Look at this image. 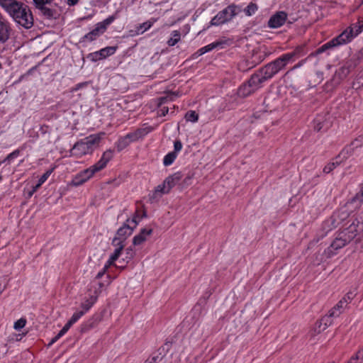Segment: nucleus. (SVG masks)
<instances>
[{"instance_id": "obj_1", "label": "nucleus", "mask_w": 363, "mask_h": 363, "mask_svg": "<svg viewBox=\"0 0 363 363\" xmlns=\"http://www.w3.org/2000/svg\"><path fill=\"white\" fill-rule=\"evenodd\" d=\"M7 14L11 17L18 28L28 30L33 26L34 18L30 8L19 1Z\"/></svg>"}, {"instance_id": "obj_52", "label": "nucleus", "mask_w": 363, "mask_h": 363, "mask_svg": "<svg viewBox=\"0 0 363 363\" xmlns=\"http://www.w3.org/2000/svg\"><path fill=\"white\" fill-rule=\"evenodd\" d=\"M125 252H126V258H128V259L133 258V257L135 255V252L133 250V247L132 246H130L128 248H126Z\"/></svg>"}, {"instance_id": "obj_54", "label": "nucleus", "mask_w": 363, "mask_h": 363, "mask_svg": "<svg viewBox=\"0 0 363 363\" xmlns=\"http://www.w3.org/2000/svg\"><path fill=\"white\" fill-rule=\"evenodd\" d=\"M347 306V304L345 303V301H342V299L340 300L337 304L335 306L336 308H338L339 311H340L342 313L343 312V309Z\"/></svg>"}, {"instance_id": "obj_55", "label": "nucleus", "mask_w": 363, "mask_h": 363, "mask_svg": "<svg viewBox=\"0 0 363 363\" xmlns=\"http://www.w3.org/2000/svg\"><path fill=\"white\" fill-rule=\"evenodd\" d=\"M315 125H314V130L317 132H319L323 128V124L320 121H319L318 119H315L314 121Z\"/></svg>"}, {"instance_id": "obj_23", "label": "nucleus", "mask_w": 363, "mask_h": 363, "mask_svg": "<svg viewBox=\"0 0 363 363\" xmlns=\"http://www.w3.org/2000/svg\"><path fill=\"white\" fill-rule=\"evenodd\" d=\"M169 100H172V99L170 98L169 96H162L159 99V109L157 111V114L159 116H165L169 113V107L162 106L163 104H166Z\"/></svg>"}, {"instance_id": "obj_11", "label": "nucleus", "mask_w": 363, "mask_h": 363, "mask_svg": "<svg viewBox=\"0 0 363 363\" xmlns=\"http://www.w3.org/2000/svg\"><path fill=\"white\" fill-rule=\"evenodd\" d=\"M127 223H131L133 225L130 226V224L124 223L123 226L117 230L116 235L113 239H117L119 242L125 243V240L132 234L133 228L138 223L135 218L130 220H127Z\"/></svg>"}, {"instance_id": "obj_35", "label": "nucleus", "mask_w": 363, "mask_h": 363, "mask_svg": "<svg viewBox=\"0 0 363 363\" xmlns=\"http://www.w3.org/2000/svg\"><path fill=\"white\" fill-rule=\"evenodd\" d=\"M106 279H108L106 284H105L104 282H99L97 284L98 287L97 288L95 287V289H94V291L93 294H96L98 297H99V294H101V292L102 291L103 289L106 286L108 285L111 283V277H110V275L108 274L106 276Z\"/></svg>"}, {"instance_id": "obj_50", "label": "nucleus", "mask_w": 363, "mask_h": 363, "mask_svg": "<svg viewBox=\"0 0 363 363\" xmlns=\"http://www.w3.org/2000/svg\"><path fill=\"white\" fill-rule=\"evenodd\" d=\"M116 260L112 259V257H109L108 259L105 263L104 267L105 268V270H108L111 266L117 267L115 264V262Z\"/></svg>"}, {"instance_id": "obj_58", "label": "nucleus", "mask_w": 363, "mask_h": 363, "mask_svg": "<svg viewBox=\"0 0 363 363\" xmlns=\"http://www.w3.org/2000/svg\"><path fill=\"white\" fill-rule=\"evenodd\" d=\"M41 186L38 183H37L35 186H33L32 191L30 192L29 195L32 196L35 192H36L38 189Z\"/></svg>"}, {"instance_id": "obj_30", "label": "nucleus", "mask_w": 363, "mask_h": 363, "mask_svg": "<svg viewBox=\"0 0 363 363\" xmlns=\"http://www.w3.org/2000/svg\"><path fill=\"white\" fill-rule=\"evenodd\" d=\"M177 155H176L174 152H168L163 158V165L165 167L170 166L174 163L175 160L177 157Z\"/></svg>"}, {"instance_id": "obj_25", "label": "nucleus", "mask_w": 363, "mask_h": 363, "mask_svg": "<svg viewBox=\"0 0 363 363\" xmlns=\"http://www.w3.org/2000/svg\"><path fill=\"white\" fill-rule=\"evenodd\" d=\"M26 149V145H23L22 146L19 147L18 149L13 150L12 152L9 153L3 160L2 162H7L8 164H10L15 159H16L20 155L22 151H23Z\"/></svg>"}, {"instance_id": "obj_21", "label": "nucleus", "mask_w": 363, "mask_h": 363, "mask_svg": "<svg viewBox=\"0 0 363 363\" xmlns=\"http://www.w3.org/2000/svg\"><path fill=\"white\" fill-rule=\"evenodd\" d=\"M165 346L169 347V345L167 342L164 346L160 347L157 352H154L144 363H159L164 357V354H162L160 350L163 352L165 350ZM168 350V348H167Z\"/></svg>"}, {"instance_id": "obj_33", "label": "nucleus", "mask_w": 363, "mask_h": 363, "mask_svg": "<svg viewBox=\"0 0 363 363\" xmlns=\"http://www.w3.org/2000/svg\"><path fill=\"white\" fill-rule=\"evenodd\" d=\"M258 10V6L255 3H250L245 9H243L245 15L247 16H251L254 15L257 11Z\"/></svg>"}, {"instance_id": "obj_15", "label": "nucleus", "mask_w": 363, "mask_h": 363, "mask_svg": "<svg viewBox=\"0 0 363 363\" xmlns=\"http://www.w3.org/2000/svg\"><path fill=\"white\" fill-rule=\"evenodd\" d=\"M153 130V128L151 126H147L145 128H138L133 132H130L127 133L125 137L127 138L130 143L136 142L139 139L144 138L148 133Z\"/></svg>"}, {"instance_id": "obj_62", "label": "nucleus", "mask_w": 363, "mask_h": 363, "mask_svg": "<svg viewBox=\"0 0 363 363\" xmlns=\"http://www.w3.org/2000/svg\"><path fill=\"white\" fill-rule=\"evenodd\" d=\"M61 337H58V334L52 338V340H51V342L50 344H53L54 342H55L56 341H57Z\"/></svg>"}, {"instance_id": "obj_56", "label": "nucleus", "mask_w": 363, "mask_h": 363, "mask_svg": "<svg viewBox=\"0 0 363 363\" xmlns=\"http://www.w3.org/2000/svg\"><path fill=\"white\" fill-rule=\"evenodd\" d=\"M107 271H108V270H105V268H104V267H103V268L101 269V270H100V271L97 273V274H96V276L95 279H101V278L103 277V276H104V274L107 272Z\"/></svg>"}, {"instance_id": "obj_46", "label": "nucleus", "mask_w": 363, "mask_h": 363, "mask_svg": "<svg viewBox=\"0 0 363 363\" xmlns=\"http://www.w3.org/2000/svg\"><path fill=\"white\" fill-rule=\"evenodd\" d=\"M52 0H33L36 8H43V5L50 4Z\"/></svg>"}, {"instance_id": "obj_14", "label": "nucleus", "mask_w": 363, "mask_h": 363, "mask_svg": "<svg viewBox=\"0 0 363 363\" xmlns=\"http://www.w3.org/2000/svg\"><path fill=\"white\" fill-rule=\"evenodd\" d=\"M94 173L89 168H86L78 174H77L71 182V184L74 186H79L89 181L94 177Z\"/></svg>"}, {"instance_id": "obj_18", "label": "nucleus", "mask_w": 363, "mask_h": 363, "mask_svg": "<svg viewBox=\"0 0 363 363\" xmlns=\"http://www.w3.org/2000/svg\"><path fill=\"white\" fill-rule=\"evenodd\" d=\"M10 35L9 23L2 18L0 14V44L6 43Z\"/></svg>"}, {"instance_id": "obj_41", "label": "nucleus", "mask_w": 363, "mask_h": 363, "mask_svg": "<svg viewBox=\"0 0 363 363\" xmlns=\"http://www.w3.org/2000/svg\"><path fill=\"white\" fill-rule=\"evenodd\" d=\"M267 57V53L266 52H255L252 55V58L255 59L254 61L256 60V64H259L260 62H262Z\"/></svg>"}, {"instance_id": "obj_48", "label": "nucleus", "mask_w": 363, "mask_h": 363, "mask_svg": "<svg viewBox=\"0 0 363 363\" xmlns=\"http://www.w3.org/2000/svg\"><path fill=\"white\" fill-rule=\"evenodd\" d=\"M313 330H314V333L318 334V333H321L322 331L325 330V329H323V324H320V320H319L316 321Z\"/></svg>"}, {"instance_id": "obj_31", "label": "nucleus", "mask_w": 363, "mask_h": 363, "mask_svg": "<svg viewBox=\"0 0 363 363\" xmlns=\"http://www.w3.org/2000/svg\"><path fill=\"white\" fill-rule=\"evenodd\" d=\"M352 224H354V225H362V229H358L357 230V237L355 238V242L360 244V247L363 250V221H354L352 222Z\"/></svg>"}, {"instance_id": "obj_44", "label": "nucleus", "mask_w": 363, "mask_h": 363, "mask_svg": "<svg viewBox=\"0 0 363 363\" xmlns=\"http://www.w3.org/2000/svg\"><path fill=\"white\" fill-rule=\"evenodd\" d=\"M38 9L40 10L43 12V13L48 17H52L53 16V11L51 9L46 7L45 5H43V8Z\"/></svg>"}, {"instance_id": "obj_9", "label": "nucleus", "mask_w": 363, "mask_h": 363, "mask_svg": "<svg viewBox=\"0 0 363 363\" xmlns=\"http://www.w3.org/2000/svg\"><path fill=\"white\" fill-rule=\"evenodd\" d=\"M118 49L117 46H108L98 51L89 53L86 58L91 62H96L99 60L106 59L114 55Z\"/></svg>"}, {"instance_id": "obj_22", "label": "nucleus", "mask_w": 363, "mask_h": 363, "mask_svg": "<svg viewBox=\"0 0 363 363\" xmlns=\"http://www.w3.org/2000/svg\"><path fill=\"white\" fill-rule=\"evenodd\" d=\"M255 89L248 82L242 84L238 90V94L240 97H247L253 94Z\"/></svg>"}, {"instance_id": "obj_34", "label": "nucleus", "mask_w": 363, "mask_h": 363, "mask_svg": "<svg viewBox=\"0 0 363 363\" xmlns=\"http://www.w3.org/2000/svg\"><path fill=\"white\" fill-rule=\"evenodd\" d=\"M363 145V134L357 137L354 141L351 143L349 146L346 147H350L352 152H353L354 148L360 147Z\"/></svg>"}, {"instance_id": "obj_57", "label": "nucleus", "mask_w": 363, "mask_h": 363, "mask_svg": "<svg viewBox=\"0 0 363 363\" xmlns=\"http://www.w3.org/2000/svg\"><path fill=\"white\" fill-rule=\"evenodd\" d=\"M87 85V82H83V83H79L75 85V86L73 88V91H77L82 89V87Z\"/></svg>"}, {"instance_id": "obj_26", "label": "nucleus", "mask_w": 363, "mask_h": 363, "mask_svg": "<svg viewBox=\"0 0 363 363\" xmlns=\"http://www.w3.org/2000/svg\"><path fill=\"white\" fill-rule=\"evenodd\" d=\"M221 45H222V43L218 42V41L211 43L199 49L196 54H197L198 56H201V55H202L208 52H210L218 47H220Z\"/></svg>"}, {"instance_id": "obj_63", "label": "nucleus", "mask_w": 363, "mask_h": 363, "mask_svg": "<svg viewBox=\"0 0 363 363\" xmlns=\"http://www.w3.org/2000/svg\"><path fill=\"white\" fill-rule=\"evenodd\" d=\"M345 69L344 67H342V68L341 69V70H342V72H344Z\"/></svg>"}, {"instance_id": "obj_12", "label": "nucleus", "mask_w": 363, "mask_h": 363, "mask_svg": "<svg viewBox=\"0 0 363 363\" xmlns=\"http://www.w3.org/2000/svg\"><path fill=\"white\" fill-rule=\"evenodd\" d=\"M113 157V150L108 149L102 154L101 157L96 163L89 167V169L91 170L94 174H95L96 173L104 169Z\"/></svg>"}, {"instance_id": "obj_51", "label": "nucleus", "mask_w": 363, "mask_h": 363, "mask_svg": "<svg viewBox=\"0 0 363 363\" xmlns=\"http://www.w3.org/2000/svg\"><path fill=\"white\" fill-rule=\"evenodd\" d=\"M71 327H72V325L70 324L68 325V323L67 322V323L64 325V327L58 333V337H62L64 335H65Z\"/></svg>"}, {"instance_id": "obj_19", "label": "nucleus", "mask_w": 363, "mask_h": 363, "mask_svg": "<svg viewBox=\"0 0 363 363\" xmlns=\"http://www.w3.org/2000/svg\"><path fill=\"white\" fill-rule=\"evenodd\" d=\"M152 229L144 228H142L139 234L134 236L133 239V244L135 246L140 245L143 243L147 238L148 236L152 235Z\"/></svg>"}, {"instance_id": "obj_59", "label": "nucleus", "mask_w": 363, "mask_h": 363, "mask_svg": "<svg viewBox=\"0 0 363 363\" xmlns=\"http://www.w3.org/2000/svg\"><path fill=\"white\" fill-rule=\"evenodd\" d=\"M356 354L363 361V345L358 350Z\"/></svg>"}, {"instance_id": "obj_17", "label": "nucleus", "mask_w": 363, "mask_h": 363, "mask_svg": "<svg viewBox=\"0 0 363 363\" xmlns=\"http://www.w3.org/2000/svg\"><path fill=\"white\" fill-rule=\"evenodd\" d=\"M266 81H267V79H265V76L259 69L250 77L247 82L256 91L260 87L261 84Z\"/></svg>"}, {"instance_id": "obj_2", "label": "nucleus", "mask_w": 363, "mask_h": 363, "mask_svg": "<svg viewBox=\"0 0 363 363\" xmlns=\"http://www.w3.org/2000/svg\"><path fill=\"white\" fill-rule=\"evenodd\" d=\"M105 133L91 134L77 141L69 151V156L81 158L86 155H91L97 148Z\"/></svg>"}, {"instance_id": "obj_45", "label": "nucleus", "mask_w": 363, "mask_h": 363, "mask_svg": "<svg viewBox=\"0 0 363 363\" xmlns=\"http://www.w3.org/2000/svg\"><path fill=\"white\" fill-rule=\"evenodd\" d=\"M153 25V23L147 21L140 26L139 30H141V33H143L150 29Z\"/></svg>"}, {"instance_id": "obj_5", "label": "nucleus", "mask_w": 363, "mask_h": 363, "mask_svg": "<svg viewBox=\"0 0 363 363\" xmlns=\"http://www.w3.org/2000/svg\"><path fill=\"white\" fill-rule=\"evenodd\" d=\"M358 35L359 34H356L354 26L353 27H348L339 35L333 38L319 48L318 52L322 53L330 48L347 44L351 42L352 39Z\"/></svg>"}, {"instance_id": "obj_13", "label": "nucleus", "mask_w": 363, "mask_h": 363, "mask_svg": "<svg viewBox=\"0 0 363 363\" xmlns=\"http://www.w3.org/2000/svg\"><path fill=\"white\" fill-rule=\"evenodd\" d=\"M287 16L285 11H277L269 18L267 26L270 28H279L286 23Z\"/></svg>"}, {"instance_id": "obj_60", "label": "nucleus", "mask_w": 363, "mask_h": 363, "mask_svg": "<svg viewBox=\"0 0 363 363\" xmlns=\"http://www.w3.org/2000/svg\"><path fill=\"white\" fill-rule=\"evenodd\" d=\"M79 0H67V3L69 6H74L78 3Z\"/></svg>"}, {"instance_id": "obj_27", "label": "nucleus", "mask_w": 363, "mask_h": 363, "mask_svg": "<svg viewBox=\"0 0 363 363\" xmlns=\"http://www.w3.org/2000/svg\"><path fill=\"white\" fill-rule=\"evenodd\" d=\"M363 203V184L360 186L359 191L351 199L350 203L354 206L355 208H358Z\"/></svg>"}, {"instance_id": "obj_7", "label": "nucleus", "mask_w": 363, "mask_h": 363, "mask_svg": "<svg viewBox=\"0 0 363 363\" xmlns=\"http://www.w3.org/2000/svg\"><path fill=\"white\" fill-rule=\"evenodd\" d=\"M116 15H111L104 21L96 23L95 27L90 32L82 38L81 42L91 43L96 40L99 36L106 32L107 28L116 19Z\"/></svg>"}, {"instance_id": "obj_64", "label": "nucleus", "mask_w": 363, "mask_h": 363, "mask_svg": "<svg viewBox=\"0 0 363 363\" xmlns=\"http://www.w3.org/2000/svg\"><path fill=\"white\" fill-rule=\"evenodd\" d=\"M2 69V65H1V63L0 62V69Z\"/></svg>"}, {"instance_id": "obj_53", "label": "nucleus", "mask_w": 363, "mask_h": 363, "mask_svg": "<svg viewBox=\"0 0 363 363\" xmlns=\"http://www.w3.org/2000/svg\"><path fill=\"white\" fill-rule=\"evenodd\" d=\"M362 360L356 354V353L351 357L347 363H361Z\"/></svg>"}, {"instance_id": "obj_32", "label": "nucleus", "mask_w": 363, "mask_h": 363, "mask_svg": "<svg viewBox=\"0 0 363 363\" xmlns=\"http://www.w3.org/2000/svg\"><path fill=\"white\" fill-rule=\"evenodd\" d=\"M130 143L128 142L127 138L124 136L121 137L116 143V146L118 152H121L126 148Z\"/></svg>"}, {"instance_id": "obj_42", "label": "nucleus", "mask_w": 363, "mask_h": 363, "mask_svg": "<svg viewBox=\"0 0 363 363\" xmlns=\"http://www.w3.org/2000/svg\"><path fill=\"white\" fill-rule=\"evenodd\" d=\"M356 296L355 291H350L345 296L342 298L345 301V303L347 305Z\"/></svg>"}, {"instance_id": "obj_10", "label": "nucleus", "mask_w": 363, "mask_h": 363, "mask_svg": "<svg viewBox=\"0 0 363 363\" xmlns=\"http://www.w3.org/2000/svg\"><path fill=\"white\" fill-rule=\"evenodd\" d=\"M352 155L350 147H345L340 153L330 162L326 164L323 168V172L329 174L335 169L341 162L347 160Z\"/></svg>"}, {"instance_id": "obj_20", "label": "nucleus", "mask_w": 363, "mask_h": 363, "mask_svg": "<svg viewBox=\"0 0 363 363\" xmlns=\"http://www.w3.org/2000/svg\"><path fill=\"white\" fill-rule=\"evenodd\" d=\"M98 296L96 294H91L89 297L85 298L84 301L81 303L82 311L88 312L91 308L97 301Z\"/></svg>"}, {"instance_id": "obj_40", "label": "nucleus", "mask_w": 363, "mask_h": 363, "mask_svg": "<svg viewBox=\"0 0 363 363\" xmlns=\"http://www.w3.org/2000/svg\"><path fill=\"white\" fill-rule=\"evenodd\" d=\"M26 319L24 318H21L14 323L13 328L15 330L19 331L21 329H22L23 328H24L26 326Z\"/></svg>"}, {"instance_id": "obj_49", "label": "nucleus", "mask_w": 363, "mask_h": 363, "mask_svg": "<svg viewBox=\"0 0 363 363\" xmlns=\"http://www.w3.org/2000/svg\"><path fill=\"white\" fill-rule=\"evenodd\" d=\"M328 313L330 314V316H332L333 318H337L342 313V312L339 311L338 308H336L335 306H334L329 311Z\"/></svg>"}, {"instance_id": "obj_61", "label": "nucleus", "mask_w": 363, "mask_h": 363, "mask_svg": "<svg viewBox=\"0 0 363 363\" xmlns=\"http://www.w3.org/2000/svg\"><path fill=\"white\" fill-rule=\"evenodd\" d=\"M305 62H306V60H303L300 61L298 64H296V65L294 67V69H296V68L300 67H301V66H302Z\"/></svg>"}, {"instance_id": "obj_37", "label": "nucleus", "mask_w": 363, "mask_h": 363, "mask_svg": "<svg viewBox=\"0 0 363 363\" xmlns=\"http://www.w3.org/2000/svg\"><path fill=\"white\" fill-rule=\"evenodd\" d=\"M187 121L196 123L199 120V114L195 111H189L185 115Z\"/></svg>"}, {"instance_id": "obj_24", "label": "nucleus", "mask_w": 363, "mask_h": 363, "mask_svg": "<svg viewBox=\"0 0 363 363\" xmlns=\"http://www.w3.org/2000/svg\"><path fill=\"white\" fill-rule=\"evenodd\" d=\"M112 245L116 247V249L110 257H112V259L117 260L122 253L125 247V243L118 242L117 239H113Z\"/></svg>"}, {"instance_id": "obj_6", "label": "nucleus", "mask_w": 363, "mask_h": 363, "mask_svg": "<svg viewBox=\"0 0 363 363\" xmlns=\"http://www.w3.org/2000/svg\"><path fill=\"white\" fill-rule=\"evenodd\" d=\"M184 174L182 172L178 171L174 174L169 175L163 182L157 185L152 193V199H157L164 194H167L170 191L182 180Z\"/></svg>"}, {"instance_id": "obj_3", "label": "nucleus", "mask_w": 363, "mask_h": 363, "mask_svg": "<svg viewBox=\"0 0 363 363\" xmlns=\"http://www.w3.org/2000/svg\"><path fill=\"white\" fill-rule=\"evenodd\" d=\"M362 225L350 224L343 231L338 233L335 239L332 242L330 245L327 248L326 252L330 257L337 253V251L345 246L350 241L354 240L357 237V230L362 229Z\"/></svg>"}, {"instance_id": "obj_36", "label": "nucleus", "mask_w": 363, "mask_h": 363, "mask_svg": "<svg viewBox=\"0 0 363 363\" xmlns=\"http://www.w3.org/2000/svg\"><path fill=\"white\" fill-rule=\"evenodd\" d=\"M85 314V311H78L72 315L70 319L67 321L68 325H74L77 323L84 315Z\"/></svg>"}, {"instance_id": "obj_39", "label": "nucleus", "mask_w": 363, "mask_h": 363, "mask_svg": "<svg viewBox=\"0 0 363 363\" xmlns=\"http://www.w3.org/2000/svg\"><path fill=\"white\" fill-rule=\"evenodd\" d=\"M333 317L330 316V314L322 317L320 319V324L323 325V329H326L328 327H329L333 323Z\"/></svg>"}, {"instance_id": "obj_38", "label": "nucleus", "mask_w": 363, "mask_h": 363, "mask_svg": "<svg viewBox=\"0 0 363 363\" xmlns=\"http://www.w3.org/2000/svg\"><path fill=\"white\" fill-rule=\"evenodd\" d=\"M55 169V167H53L52 168H50V169L47 170L40 177V179H38V183L40 184V185H43L46 181L47 179L49 178V177L50 176V174L54 172Z\"/></svg>"}, {"instance_id": "obj_43", "label": "nucleus", "mask_w": 363, "mask_h": 363, "mask_svg": "<svg viewBox=\"0 0 363 363\" xmlns=\"http://www.w3.org/2000/svg\"><path fill=\"white\" fill-rule=\"evenodd\" d=\"M182 147L183 145L182 142L179 140H176L174 142V150L172 152L178 155L179 152L182 150Z\"/></svg>"}, {"instance_id": "obj_28", "label": "nucleus", "mask_w": 363, "mask_h": 363, "mask_svg": "<svg viewBox=\"0 0 363 363\" xmlns=\"http://www.w3.org/2000/svg\"><path fill=\"white\" fill-rule=\"evenodd\" d=\"M18 1V0H0V6L7 13Z\"/></svg>"}, {"instance_id": "obj_47", "label": "nucleus", "mask_w": 363, "mask_h": 363, "mask_svg": "<svg viewBox=\"0 0 363 363\" xmlns=\"http://www.w3.org/2000/svg\"><path fill=\"white\" fill-rule=\"evenodd\" d=\"M354 28L356 29V34H359L363 31V18L354 24Z\"/></svg>"}, {"instance_id": "obj_8", "label": "nucleus", "mask_w": 363, "mask_h": 363, "mask_svg": "<svg viewBox=\"0 0 363 363\" xmlns=\"http://www.w3.org/2000/svg\"><path fill=\"white\" fill-rule=\"evenodd\" d=\"M287 62L281 55L274 60L269 62L260 68V69L265 76V79L269 80L272 79L275 74H277L279 71L283 69L287 65Z\"/></svg>"}, {"instance_id": "obj_4", "label": "nucleus", "mask_w": 363, "mask_h": 363, "mask_svg": "<svg viewBox=\"0 0 363 363\" xmlns=\"http://www.w3.org/2000/svg\"><path fill=\"white\" fill-rule=\"evenodd\" d=\"M242 8L240 5L231 4L219 11L210 21L211 26H218L231 21L240 12Z\"/></svg>"}, {"instance_id": "obj_29", "label": "nucleus", "mask_w": 363, "mask_h": 363, "mask_svg": "<svg viewBox=\"0 0 363 363\" xmlns=\"http://www.w3.org/2000/svg\"><path fill=\"white\" fill-rule=\"evenodd\" d=\"M181 39V33L179 30H173L171 33V38L167 40V43L169 46H174Z\"/></svg>"}, {"instance_id": "obj_16", "label": "nucleus", "mask_w": 363, "mask_h": 363, "mask_svg": "<svg viewBox=\"0 0 363 363\" xmlns=\"http://www.w3.org/2000/svg\"><path fill=\"white\" fill-rule=\"evenodd\" d=\"M307 53L306 46L304 45L297 46L292 52L284 53L282 55L289 63L293 61L295 58H298L305 55Z\"/></svg>"}]
</instances>
